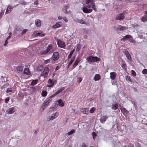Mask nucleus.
Returning a JSON list of instances; mask_svg holds the SVG:
<instances>
[{"label": "nucleus", "mask_w": 147, "mask_h": 147, "mask_svg": "<svg viewBox=\"0 0 147 147\" xmlns=\"http://www.w3.org/2000/svg\"><path fill=\"white\" fill-rule=\"evenodd\" d=\"M93 9L95 11L97 10L96 7L89 5H86L83 7L82 10L83 12L86 13H91Z\"/></svg>", "instance_id": "nucleus-1"}, {"label": "nucleus", "mask_w": 147, "mask_h": 147, "mask_svg": "<svg viewBox=\"0 0 147 147\" xmlns=\"http://www.w3.org/2000/svg\"><path fill=\"white\" fill-rule=\"evenodd\" d=\"M87 60L88 63L90 64L93 62L99 61H100V59L97 57L90 56L87 58Z\"/></svg>", "instance_id": "nucleus-2"}, {"label": "nucleus", "mask_w": 147, "mask_h": 147, "mask_svg": "<svg viewBox=\"0 0 147 147\" xmlns=\"http://www.w3.org/2000/svg\"><path fill=\"white\" fill-rule=\"evenodd\" d=\"M45 34H43L41 31H34L32 36V37L34 38L36 36L43 37L45 36Z\"/></svg>", "instance_id": "nucleus-3"}, {"label": "nucleus", "mask_w": 147, "mask_h": 147, "mask_svg": "<svg viewBox=\"0 0 147 147\" xmlns=\"http://www.w3.org/2000/svg\"><path fill=\"white\" fill-rule=\"evenodd\" d=\"M59 115V113L57 112L51 114L47 118V120L50 121L53 120L57 117Z\"/></svg>", "instance_id": "nucleus-4"}, {"label": "nucleus", "mask_w": 147, "mask_h": 147, "mask_svg": "<svg viewBox=\"0 0 147 147\" xmlns=\"http://www.w3.org/2000/svg\"><path fill=\"white\" fill-rule=\"evenodd\" d=\"M57 44L59 47L64 49L66 46L65 43L59 39L57 40Z\"/></svg>", "instance_id": "nucleus-5"}, {"label": "nucleus", "mask_w": 147, "mask_h": 147, "mask_svg": "<svg viewBox=\"0 0 147 147\" xmlns=\"http://www.w3.org/2000/svg\"><path fill=\"white\" fill-rule=\"evenodd\" d=\"M49 71V68L47 67H45L43 72L41 74V76H43L44 78L46 77Z\"/></svg>", "instance_id": "nucleus-6"}, {"label": "nucleus", "mask_w": 147, "mask_h": 147, "mask_svg": "<svg viewBox=\"0 0 147 147\" xmlns=\"http://www.w3.org/2000/svg\"><path fill=\"white\" fill-rule=\"evenodd\" d=\"M50 101V99L49 98H47L45 100L42 105V107L43 110L47 107Z\"/></svg>", "instance_id": "nucleus-7"}, {"label": "nucleus", "mask_w": 147, "mask_h": 147, "mask_svg": "<svg viewBox=\"0 0 147 147\" xmlns=\"http://www.w3.org/2000/svg\"><path fill=\"white\" fill-rule=\"evenodd\" d=\"M59 53L57 52L53 53L52 55V59L53 60L55 61L57 60L59 57Z\"/></svg>", "instance_id": "nucleus-8"}, {"label": "nucleus", "mask_w": 147, "mask_h": 147, "mask_svg": "<svg viewBox=\"0 0 147 147\" xmlns=\"http://www.w3.org/2000/svg\"><path fill=\"white\" fill-rule=\"evenodd\" d=\"M56 81L54 80H52L51 79H49L48 82L47 87H52L54 84L55 83Z\"/></svg>", "instance_id": "nucleus-9"}, {"label": "nucleus", "mask_w": 147, "mask_h": 147, "mask_svg": "<svg viewBox=\"0 0 147 147\" xmlns=\"http://www.w3.org/2000/svg\"><path fill=\"white\" fill-rule=\"evenodd\" d=\"M125 16L123 13H120L117 15L115 19L117 20H122L124 19Z\"/></svg>", "instance_id": "nucleus-10"}, {"label": "nucleus", "mask_w": 147, "mask_h": 147, "mask_svg": "<svg viewBox=\"0 0 147 147\" xmlns=\"http://www.w3.org/2000/svg\"><path fill=\"white\" fill-rule=\"evenodd\" d=\"M16 111V108L14 107H12L10 108L7 110V112L8 114L13 113Z\"/></svg>", "instance_id": "nucleus-11"}, {"label": "nucleus", "mask_w": 147, "mask_h": 147, "mask_svg": "<svg viewBox=\"0 0 147 147\" xmlns=\"http://www.w3.org/2000/svg\"><path fill=\"white\" fill-rule=\"evenodd\" d=\"M94 0H86V4L93 6L96 7L95 3Z\"/></svg>", "instance_id": "nucleus-12"}, {"label": "nucleus", "mask_w": 147, "mask_h": 147, "mask_svg": "<svg viewBox=\"0 0 147 147\" xmlns=\"http://www.w3.org/2000/svg\"><path fill=\"white\" fill-rule=\"evenodd\" d=\"M63 24V23L61 22H59L56 23L55 25H53L52 27L54 29H56L61 27Z\"/></svg>", "instance_id": "nucleus-13"}, {"label": "nucleus", "mask_w": 147, "mask_h": 147, "mask_svg": "<svg viewBox=\"0 0 147 147\" xmlns=\"http://www.w3.org/2000/svg\"><path fill=\"white\" fill-rule=\"evenodd\" d=\"M117 76L116 73L115 72H111L110 73V78L112 80L115 79Z\"/></svg>", "instance_id": "nucleus-14"}, {"label": "nucleus", "mask_w": 147, "mask_h": 147, "mask_svg": "<svg viewBox=\"0 0 147 147\" xmlns=\"http://www.w3.org/2000/svg\"><path fill=\"white\" fill-rule=\"evenodd\" d=\"M81 59L80 57H78L76 60L75 62L73 65V68L74 69L78 65L79 63L81 61Z\"/></svg>", "instance_id": "nucleus-15"}, {"label": "nucleus", "mask_w": 147, "mask_h": 147, "mask_svg": "<svg viewBox=\"0 0 147 147\" xmlns=\"http://www.w3.org/2000/svg\"><path fill=\"white\" fill-rule=\"evenodd\" d=\"M123 52L127 58L130 60L131 59V57L128 51L126 50H124Z\"/></svg>", "instance_id": "nucleus-16"}, {"label": "nucleus", "mask_w": 147, "mask_h": 147, "mask_svg": "<svg viewBox=\"0 0 147 147\" xmlns=\"http://www.w3.org/2000/svg\"><path fill=\"white\" fill-rule=\"evenodd\" d=\"M12 7L11 6H8L6 10V11L5 14H7L8 13H10L12 11Z\"/></svg>", "instance_id": "nucleus-17"}, {"label": "nucleus", "mask_w": 147, "mask_h": 147, "mask_svg": "<svg viewBox=\"0 0 147 147\" xmlns=\"http://www.w3.org/2000/svg\"><path fill=\"white\" fill-rule=\"evenodd\" d=\"M35 23L36 26L39 27L41 25V21L40 20L37 19L35 20Z\"/></svg>", "instance_id": "nucleus-18"}, {"label": "nucleus", "mask_w": 147, "mask_h": 147, "mask_svg": "<svg viewBox=\"0 0 147 147\" xmlns=\"http://www.w3.org/2000/svg\"><path fill=\"white\" fill-rule=\"evenodd\" d=\"M108 117L106 116H102L101 117L100 121L101 123H103L106 121Z\"/></svg>", "instance_id": "nucleus-19"}, {"label": "nucleus", "mask_w": 147, "mask_h": 147, "mask_svg": "<svg viewBox=\"0 0 147 147\" xmlns=\"http://www.w3.org/2000/svg\"><path fill=\"white\" fill-rule=\"evenodd\" d=\"M56 102V103H58L59 105L61 106V107H63L64 106V104L62 101V100L60 99L59 100H58Z\"/></svg>", "instance_id": "nucleus-20"}, {"label": "nucleus", "mask_w": 147, "mask_h": 147, "mask_svg": "<svg viewBox=\"0 0 147 147\" xmlns=\"http://www.w3.org/2000/svg\"><path fill=\"white\" fill-rule=\"evenodd\" d=\"M132 38V36L130 35H127L122 38V39L124 40H126Z\"/></svg>", "instance_id": "nucleus-21"}, {"label": "nucleus", "mask_w": 147, "mask_h": 147, "mask_svg": "<svg viewBox=\"0 0 147 147\" xmlns=\"http://www.w3.org/2000/svg\"><path fill=\"white\" fill-rule=\"evenodd\" d=\"M69 8V6L68 5H66L64 6L63 8V11L65 13H67L68 12V9Z\"/></svg>", "instance_id": "nucleus-22"}, {"label": "nucleus", "mask_w": 147, "mask_h": 147, "mask_svg": "<svg viewBox=\"0 0 147 147\" xmlns=\"http://www.w3.org/2000/svg\"><path fill=\"white\" fill-rule=\"evenodd\" d=\"M17 71L18 73L21 72L23 70V68L22 66H19L16 68Z\"/></svg>", "instance_id": "nucleus-23"}, {"label": "nucleus", "mask_w": 147, "mask_h": 147, "mask_svg": "<svg viewBox=\"0 0 147 147\" xmlns=\"http://www.w3.org/2000/svg\"><path fill=\"white\" fill-rule=\"evenodd\" d=\"M94 78L95 81H98L100 78V76L99 74H96L95 75V76L94 77Z\"/></svg>", "instance_id": "nucleus-24"}, {"label": "nucleus", "mask_w": 147, "mask_h": 147, "mask_svg": "<svg viewBox=\"0 0 147 147\" xmlns=\"http://www.w3.org/2000/svg\"><path fill=\"white\" fill-rule=\"evenodd\" d=\"M82 111L84 114H86L88 113L89 110L88 108H84L82 109Z\"/></svg>", "instance_id": "nucleus-25"}, {"label": "nucleus", "mask_w": 147, "mask_h": 147, "mask_svg": "<svg viewBox=\"0 0 147 147\" xmlns=\"http://www.w3.org/2000/svg\"><path fill=\"white\" fill-rule=\"evenodd\" d=\"M24 73L25 74L28 75L30 74V71L28 68H26L24 70Z\"/></svg>", "instance_id": "nucleus-26"}, {"label": "nucleus", "mask_w": 147, "mask_h": 147, "mask_svg": "<svg viewBox=\"0 0 147 147\" xmlns=\"http://www.w3.org/2000/svg\"><path fill=\"white\" fill-rule=\"evenodd\" d=\"M118 107V105L117 104H115L111 106L112 109L114 110H116L117 109Z\"/></svg>", "instance_id": "nucleus-27"}, {"label": "nucleus", "mask_w": 147, "mask_h": 147, "mask_svg": "<svg viewBox=\"0 0 147 147\" xmlns=\"http://www.w3.org/2000/svg\"><path fill=\"white\" fill-rule=\"evenodd\" d=\"M53 47V45L51 44H50L47 47L46 50L47 51L49 52L50 50H51Z\"/></svg>", "instance_id": "nucleus-28"}, {"label": "nucleus", "mask_w": 147, "mask_h": 147, "mask_svg": "<svg viewBox=\"0 0 147 147\" xmlns=\"http://www.w3.org/2000/svg\"><path fill=\"white\" fill-rule=\"evenodd\" d=\"M142 21L143 22H145L147 21V15H146L143 16L142 18Z\"/></svg>", "instance_id": "nucleus-29"}, {"label": "nucleus", "mask_w": 147, "mask_h": 147, "mask_svg": "<svg viewBox=\"0 0 147 147\" xmlns=\"http://www.w3.org/2000/svg\"><path fill=\"white\" fill-rule=\"evenodd\" d=\"M75 57H72L71 58V60L69 62V63L68 65V66L69 67L70 66V65L72 64V63L73 62V61L74 60Z\"/></svg>", "instance_id": "nucleus-30"}, {"label": "nucleus", "mask_w": 147, "mask_h": 147, "mask_svg": "<svg viewBox=\"0 0 147 147\" xmlns=\"http://www.w3.org/2000/svg\"><path fill=\"white\" fill-rule=\"evenodd\" d=\"M48 53V52L46 50V49L45 50H42V51H41L40 52V53L42 55H46V54H47Z\"/></svg>", "instance_id": "nucleus-31"}, {"label": "nucleus", "mask_w": 147, "mask_h": 147, "mask_svg": "<svg viewBox=\"0 0 147 147\" xmlns=\"http://www.w3.org/2000/svg\"><path fill=\"white\" fill-rule=\"evenodd\" d=\"M75 51V49H73L70 53L68 55V59H70L72 56V54H73L74 52Z\"/></svg>", "instance_id": "nucleus-32"}, {"label": "nucleus", "mask_w": 147, "mask_h": 147, "mask_svg": "<svg viewBox=\"0 0 147 147\" xmlns=\"http://www.w3.org/2000/svg\"><path fill=\"white\" fill-rule=\"evenodd\" d=\"M41 94L42 96H46L47 95V92L43 90Z\"/></svg>", "instance_id": "nucleus-33"}, {"label": "nucleus", "mask_w": 147, "mask_h": 147, "mask_svg": "<svg viewBox=\"0 0 147 147\" xmlns=\"http://www.w3.org/2000/svg\"><path fill=\"white\" fill-rule=\"evenodd\" d=\"M38 82V80H33L32 81L31 83V85L32 86H34Z\"/></svg>", "instance_id": "nucleus-34"}, {"label": "nucleus", "mask_w": 147, "mask_h": 147, "mask_svg": "<svg viewBox=\"0 0 147 147\" xmlns=\"http://www.w3.org/2000/svg\"><path fill=\"white\" fill-rule=\"evenodd\" d=\"M126 79L128 82H131V78L129 76H127L126 77Z\"/></svg>", "instance_id": "nucleus-35"}, {"label": "nucleus", "mask_w": 147, "mask_h": 147, "mask_svg": "<svg viewBox=\"0 0 147 147\" xmlns=\"http://www.w3.org/2000/svg\"><path fill=\"white\" fill-rule=\"evenodd\" d=\"M122 67L124 69L126 70L127 69V65L125 63H123L121 65Z\"/></svg>", "instance_id": "nucleus-36"}, {"label": "nucleus", "mask_w": 147, "mask_h": 147, "mask_svg": "<svg viewBox=\"0 0 147 147\" xmlns=\"http://www.w3.org/2000/svg\"><path fill=\"white\" fill-rule=\"evenodd\" d=\"M78 22L81 24H84L85 23V21L83 20H78Z\"/></svg>", "instance_id": "nucleus-37"}, {"label": "nucleus", "mask_w": 147, "mask_h": 147, "mask_svg": "<svg viewBox=\"0 0 147 147\" xmlns=\"http://www.w3.org/2000/svg\"><path fill=\"white\" fill-rule=\"evenodd\" d=\"M96 110V108L94 107H92L90 110V113H93Z\"/></svg>", "instance_id": "nucleus-38"}, {"label": "nucleus", "mask_w": 147, "mask_h": 147, "mask_svg": "<svg viewBox=\"0 0 147 147\" xmlns=\"http://www.w3.org/2000/svg\"><path fill=\"white\" fill-rule=\"evenodd\" d=\"M63 89L62 88L61 89H60L58 90L54 94L55 95H57L60 93L63 90Z\"/></svg>", "instance_id": "nucleus-39"}, {"label": "nucleus", "mask_w": 147, "mask_h": 147, "mask_svg": "<svg viewBox=\"0 0 147 147\" xmlns=\"http://www.w3.org/2000/svg\"><path fill=\"white\" fill-rule=\"evenodd\" d=\"M50 60H51V59H50L45 60L44 61V63L45 64H46L48 63H50Z\"/></svg>", "instance_id": "nucleus-40"}, {"label": "nucleus", "mask_w": 147, "mask_h": 147, "mask_svg": "<svg viewBox=\"0 0 147 147\" xmlns=\"http://www.w3.org/2000/svg\"><path fill=\"white\" fill-rule=\"evenodd\" d=\"M75 132V130H71L69 132H68V134L69 135H70L74 133Z\"/></svg>", "instance_id": "nucleus-41"}, {"label": "nucleus", "mask_w": 147, "mask_h": 147, "mask_svg": "<svg viewBox=\"0 0 147 147\" xmlns=\"http://www.w3.org/2000/svg\"><path fill=\"white\" fill-rule=\"evenodd\" d=\"M131 75L134 76H135L136 75L135 72L134 70L131 71Z\"/></svg>", "instance_id": "nucleus-42"}, {"label": "nucleus", "mask_w": 147, "mask_h": 147, "mask_svg": "<svg viewBox=\"0 0 147 147\" xmlns=\"http://www.w3.org/2000/svg\"><path fill=\"white\" fill-rule=\"evenodd\" d=\"M4 11H1L0 12V19H1L2 18V16H3V14L4 13Z\"/></svg>", "instance_id": "nucleus-43"}, {"label": "nucleus", "mask_w": 147, "mask_h": 147, "mask_svg": "<svg viewBox=\"0 0 147 147\" xmlns=\"http://www.w3.org/2000/svg\"><path fill=\"white\" fill-rule=\"evenodd\" d=\"M120 109L121 112H123V114L125 113H127V112L125 109H122V108H121Z\"/></svg>", "instance_id": "nucleus-44"}, {"label": "nucleus", "mask_w": 147, "mask_h": 147, "mask_svg": "<svg viewBox=\"0 0 147 147\" xmlns=\"http://www.w3.org/2000/svg\"><path fill=\"white\" fill-rule=\"evenodd\" d=\"M92 135L93 136V139L94 140L95 138V137L96 136V133L94 132H93L92 133Z\"/></svg>", "instance_id": "nucleus-45"}, {"label": "nucleus", "mask_w": 147, "mask_h": 147, "mask_svg": "<svg viewBox=\"0 0 147 147\" xmlns=\"http://www.w3.org/2000/svg\"><path fill=\"white\" fill-rule=\"evenodd\" d=\"M27 31V30L26 29H24L22 32L21 33V34L22 35H23Z\"/></svg>", "instance_id": "nucleus-46"}, {"label": "nucleus", "mask_w": 147, "mask_h": 147, "mask_svg": "<svg viewBox=\"0 0 147 147\" xmlns=\"http://www.w3.org/2000/svg\"><path fill=\"white\" fill-rule=\"evenodd\" d=\"M142 73L144 74H147V69H144L142 71Z\"/></svg>", "instance_id": "nucleus-47"}, {"label": "nucleus", "mask_w": 147, "mask_h": 147, "mask_svg": "<svg viewBox=\"0 0 147 147\" xmlns=\"http://www.w3.org/2000/svg\"><path fill=\"white\" fill-rule=\"evenodd\" d=\"M12 90L11 89V88H8L7 89L6 92L7 93H9L12 92Z\"/></svg>", "instance_id": "nucleus-48"}, {"label": "nucleus", "mask_w": 147, "mask_h": 147, "mask_svg": "<svg viewBox=\"0 0 147 147\" xmlns=\"http://www.w3.org/2000/svg\"><path fill=\"white\" fill-rule=\"evenodd\" d=\"M9 100V97H7L5 99V102L7 103Z\"/></svg>", "instance_id": "nucleus-49"}, {"label": "nucleus", "mask_w": 147, "mask_h": 147, "mask_svg": "<svg viewBox=\"0 0 147 147\" xmlns=\"http://www.w3.org/2000/svg\"><path fill=\"white\" fill-rule=\"evenodd\" d=\"M34 4L36 6H38L39 4L38 1H35L34 2Z\"/></svg>", "instance_id": "nucleus-50"}, {"label": "nucleus", "mask_w": 147, "mask_h": 147, "mask_svg": "<svg viewBox=\"0 0 147 147\" xmlns=\"http://www.w3.org/2000/svg\"><path fill=\"white\" fill-rule=\"evenodd\" d=\"M80 45H78L77 46V49H76V51H79L80 49Z\"/></svg>", "instance_id": "nucleus-51"}, {"label": "nucleus", "mask_w": 147, "mask_h": 147, "mask_svg": "<svg viewBox=\"0 0 147 147\" xmlns=\"http://www.w3.org/2000/svg\"><path fill=\"white\" fill-rule=\"evenodd\" d=\"M82 78H81L80 77L78 78V82L79 83H80L82 81Z\"/></svg>", "instance_id": "nucleus-52"}, {"label": "nucleus", "mask_w": 147, "mask_h": 147, "mask_svg": "<svg viewBox=\"0 0 147 147\" xmlns=\"http://www.w3.org/2000/svg\"><path fill=\"white\" fill-rule=\"evenodd\" d=\"M8 40H7L6 39V40H5V43H4V45L5 46H6L7 44L8 43Z\"/></svg>", "instance_id": "nucleus-53"}, {"label": "nucleus", "mask_w": 147, "mask_h": 147, "mask_svg": "<svg viewBox=\"0 0 147 147\" xmlns=\"http://www.w3.org/2000/svg\"><path fill=\"white\" fill-rule=\"evenodd\" d=\"M20 3L23 5H25L26 4V3L23 1H20Z\"/></svg>", "instance_id": "nucleus-54"}, {"label": "nucleus", "mask_w": 147, "mask_h": 147, "mask_svg": "<svg viewBox=\"0 0 147 147\" xmlns=\"http://www.w3.org/2000/svg\"><path fill=\"white\" fill-rule=\"evenodd\" d=\"M81 147H88V146L85 144L83 143L82 144Z\"/></svg>", "instance_id": "nucleus-55"}, {"label": "nucleus", "mask_w": 147, "mask_h": 147, "mask_svg": "<svg viewBox=\"0 0 147 147\" xmlns=\"http://www.w3.org/2000/svg\"><path fill=\"white\" fill-rule=\"evenodd\" d=\"M64 21L66 22H67L68 21L67 18H63Z\"/></svg>", "instance_id": "nucleus-56"}, {"label": "nucleus", "mask_w": 147, "mask_h": 147, "mask_svg": "<svg viewBox=\"0 0 147 147\" xmlns=\"http://www.w3.org/2000/svg\"><path fill=\"white\" fill-rule=\"evenodd\" d=\"M130 42L132 43H135V41L133 40V39H130Z\"/></svg>", "instance_id": "nucleus-57"}, {"label": "nucleus", "mask_w": 147, "mask_h": 147, "mask_svg": "<svg viewBox=\"0 0 147 147\" xmlns=\"http://www.w3.org/2000/svg\"><path fill=\"white\" fill-rule=\"evenodd\" d=\"M119 29L121 30H123L124 29V28L123 26H120V27H119Z\"/></svg>", "instance_id": "nucleus-58"}, {"label": "nucleus", "mask_w": 147, "mask_h": 147, "mask_svg": "<svg viewBox=\"0 0 147 147\" xmlns=\"http://www.w3.org/2000/svg\"><path fill=\"white\" fill-rule=\"evenodd\" d=\"M58 18L59 20H62L63 19V17L62 16H59L58 17Z\"/></svg>", "instance_id": "nucleus-59"}, {"label": "nucleus", "mask_w": 147, "mask_h": 147, "mask_svg": "<svg viewBox=\"0 0 147 147\" xmlns=\"http://www.w3.org/2000/svg\"><path fill=\"white\" fill-rule=\"evenodd\" d=\"M59 66H57L56 67V68H55V70L56 71H57V70H58L59 69Z\"/></svg>", "instance_id": "nucleus-60"}, {"label": "nucleus", "mask_w": 147, "mask_h": 147, "mask_svg": "<svg viewBox=\"0 0 147 147\" xmlns=\"http://www.w3.org/2000/svg\"><path fill=\"white\" fill-rule=\"evenodd\" d=\"M11 36H9L7 38L6 40H9L11 37Z\"/></svg>", "instance_id": "nucleus-61"}, {"label": "nucleus", "mask_w": 147, "mask_h": 147, "mask_svg": "<svg viewBox=\"0 0 147 147\" xmlns=\"http://www.w3.org/2000/svg\"><path fill=\"white\" fill-rule=\"evenodd\" d=\"M55 73H54L53 74V77H54V76L55 75Z\"/></svg>", "instance_id": "nucleus-62"}, {"label": "nucleus", "mask_w": 147, "mask_h": 147, "mask_svg": "<svg viewBox=\"0 0 147 147\" xmlns=\"http://www.w3.org/2000/svg\"><path fill=\"white\" fill-rule=\"evenodd\" d=\"M12 34V33L11 32H10L9 33V36H11V35Z\"/></svg>", "instance_id": "nucleus-63"}, {"label": "nucleus", "mask_w": 147, "mask_h": 147, "mask_svg": "<svg viewBox=\"0 0 147 147\" xmlns=\"http://www.w3.org/2000/svg\"><path fill=\"white\" fill-rule=\"evenodd\" d=\"M145 14L146 15L147 14V11H145Z\"/></svg>", "instance_id": "nucleus-64"}]
</instances>
